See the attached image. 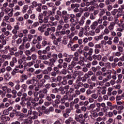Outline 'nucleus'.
Segmentation results:
<instances>
[{
  "mask_svg": "<svg viewBox=\"0 0 124 124\" xmlns=\"http://www.w3.org/2000/svg\"><path fill=\"white\" fill-rule=\"evenodd\" d=\"M32 114L34 116V117H33V119H37V117H38V116L39 117L42 116V112H41V111H39L38 112L33 111Z\"/></svg>",
  "mask_w": 124,
  "mask_h": 124,
  "instance_id": "f257e3e1",
  "label": "nucleus"
},
{
  "mask_svg": "<svg viewBox=\"0 0 124 124\" xmlns=\"http://www.w3.org/2000/svg\"><path fill=\"white\" fill-rule=\"evenodd\" d=\"M56 99L55 100L56 104H60L61 103V99H62V96L61 95H57L56 96Z\"/></svg>",
  "mask_w": 124,
  "mask_h": 124,
  "instance_id": "f03ea898",
  "label": "nucleus"
},
{
  "mask_svg": "<svg viewBox=\"0 0 124 124\" xmlns=\"http://www.w3.org/2000/svg\"><path fill=\"white\" fill-rule=\"evenodd\" d=\"M0 118L4 122H9L10 121V118L5 115H2Z\"/></svg>",
  "mask_w": 124,
  "mask_h": 124,
  "instance_id": "7ed1b4c3",
  "label": "nucleus"
},
{
  "mask_svg": "<svg viewBox=\"0 0 124 124\" xmlns=\"http://www.w3.org/2000/svg\"><path fill=\"white\" fill-rule=\"evenodd\" d=\"M78 118L80 120V124H85V119L83 114H80L78 115Z\"/></svg>",
  "mask_w": 124,
  "mask_h": 124,
  "instance_id": "20e7f679",
  "label": "nucleus"
},
{
  "mask_svg": "<svg viewBox=\"0 0 124 124\" xmlns=\"http://www.w3.org/2000/svg\"><path fill=\"white\" fill-rule=\"evenodd\" d=\"M78 47H79V45L75 44L73 45V46L71 47V50L72 51H76V49H77V48H78Z\"/></svg>",
  "mask_w": 124,
  "mask_h": 124,
  "instance_id": "39448f33",
  "label": "nucleus"
},
{
  "mask_svg": "<svg viewBox=\"0 0 124 124\" xmlns=\"http://www.w3.org/2000/svg\"><path fill=\"white\" fill-rule=\"evenodd\" d=\"M41 113H42V115H44V114H46V115H49L50 114V110L49 109L47 108L45 109V110L41 111Z\"/></svg>",
  "mask_w": 124,
  "mask_h": 124,
  "instance_id": "423d86ee",
  "label": "nucleus"
},
{
  "mask_svg": "<svg viewBox=\"0 0 124 124\" xmlns=\"http://www.w3.org/2000/svg\"><path fill=\"white\" fill-rule=\"evenodd\" d=\"M21 88L22 89L21 90V93H23V90H24L23 92H26V89H27V88H28V85H27V84H22L21 85Z\"/></svg>",
  "mask_w": 124,
  "mask_h": 124,
  "instance_id": "0eeeda50",
  "label": "nucleus"
},
{
  "mask_svg": "<svg viewBox=\"0 0 124 124\" xmlns=\"http://www.w3.org/2000/svg\"><path fill=\"white\" fill-rule=\"evenodd\" d=\"M71 122H73V118L72 117H69L68 119L65 121V123L66 124H69Z\"/></svg>",
  "mask_w": 124,
  "mask_h": 124,
  "instance_id": "6e6552de",
  "label": "nucleus"
},
{
  "mask_svg": "<svg viewBox=\"0 0 124 124\" xmlns=\"http://www.w3.org/2000/svg\"><path fill=\"white\" fill-rule=\"evenodd\" d=\"M24 123L27 124H32V121H31V118H30V119H25L24 120Z\"/></svg>",
  "mask_w": 124,
  "mask_h": 124,
  "instance_id": "1a4fd4ad",
  "label": "nucleus"
},
{
  "mask_svg": "<svg viewBox=\"0 0 124 124\" xmlns=\"http://www.w3.org/2000/svg\"><path fill=\"white\" fill-rule=\"evenodd\" d=\"M33 62L35 63V62H34V61H33L32 62H29L28 63L25 62V65H28V66L31 67V65H33Z\"/></svg>",
  "mask_w": 124,
  "mask_h": 124,
  "instance_id": "9d476101",
  "label": "nucleus"
},
{
  "mask_svg": "<svg viewBox=\"0 0 124 124\" xmlns=\"http://www.w3.org/2000/svg\"><path fill=\"white\" fill-rule=\"evenodd\" d=\"M84 20H85V17L84 16H82L80 21L79 22V24L80 25V26H83V25L84 24Z\"/></svg>",
  "mask_w": 124,
  "mask_h": 124,
  "instance_id": "9b49d317",
  "label": "nucleus"
},
{
  "mask_svg": "<svg viewBox=\"0 0 124 124\" xmlns=\"http://www.w3.org/2000/svg\"><path fill=\"white\" fill-rule=\"evenodd\" d=\"M40 60H48V57L47 56L44 55H40L39 56Z\"/></svg>",
  "mask_w": 124,
  "mask_h": 124,
  "instance_id": "f8f14e48",
  "label": "nucleus"
},
{
  "mask_svg": "<svg viewBox=\"0 0 124 124\" xmlns=\"http://www.w3.org/2000/svg\"><path fill=\"white\" fill-rule=\"evenodd\" d=\"M39 26V23L38 22H36L33 23L31 26V29H33V28H36V27Z\"/></svg>",
  "mask_w": 124,
  "mask_h": 124,
  "instance_id": "ddd939ff",
  "label": "nucleus"
},
{
  "mask_svg": "<svg viewBox=\"0 0 124 124\" xmlns=\"http://www.w3.org/2000/svg\"><path fill=\"white\" fill-rule=\"evenodd\" d=\"M69 18V15H66L65 16H63L64 22L67 23V20H68Z\"/></svg>",
  "mask_w": 124,
  "mask_h": 124,
  "instance_id": "4468645a",
  "label": "nucleus"
},
{
  "mask_svg": "<svg viewBox=\"0 0 124 124\" xmlns=\"http://www.w3.org/2000/svg\"><path fill=\"white\" fill-rule=\"evenodd\" d=\"M13 112H15V114L16 117H20V115L21 114V112L20 111H17V110L14 109L13 110Z\"/></svg>",
  "mask_w": 124,
  "mask_h": 124,
  "instance_id": "2eb2a0df",
  "label": "nucleus"
},
{
  "mask_svg": "<svg viewBox=\"0 0 124 124\" xmlns=\"http://www.w3.org/2000/svg\"><path fill=\"white\" fill-rule=\"evenodd\" d=\"M78 81L84 82H86L87 81V78H85L84 77L81 78V77H78Z\"/></svg>",
  "mask_w": 124,
  "mask_h": 124,
  "instance_id": "dca6fc26",
  "label": "nucleus"
},
{
  "mask_svg": "<svg viewBox=\"0 0 124 124\" xmlns=\"http://www.w3.org/2000/svg\"><path fill=\"white\" fill-rule=\"evenodd\" d=\"M95 75L96 77L101 76L102 75V72L101 71H98L95 73Z\"/></svg>",
  "mask_w": 124,
  "mask_h": 124,
  "instance_id": "f3484780",
  "label": "nucleus"
},
{
  "mask_svg": "<svg viewBox=\"0 0 124 124\" xmlns=\"http://www.w3.org/2000/svg\"><path fill=\"white\" fill-rule=\"evenodd\" d=\"M49 16H50V15H49L48 16H45L44 19V22L45 24H47V23H48V19H49Z\"/></svg>",
  "mask_w": 124,
  "mask_h": 124,
  "instance_id": "a211bd4d",
  "label": "nucleus"
},
{
  "mask_svg": "<svg viewBox=\"0 0 124 124\" xmlns=\"http://www.w3.org/2000/svg\"><path fill=\"white\" fill-rule=\"evenodd\" d=\"M93 48H90L89 52H88V55L91 57L93 55Z\"/></svg>",
  "mask_w": 124,
  "mask_h": 124,
  "instance_id": "6ab92c4d",
  "label": "nucleus"
},
{
  "mask_svg": "<svg viewBox=\"0 0 124 124\" xmlns=\"http://www.w3.org/2000/svg\"><path fill=\"white\" fill-rule=\"evenodd\" d=\"M10 55H3L2 56V59H4L5 60H6V59H8V60H9V59H11V57H10Z\"/></svg>",
  "mask_w": 124,
  "mask_h": 124,
  "instance_id": "aec40b11",
  "label": "nucleus"
},
{
  "mask_svg": "<svg viewBox=\"0 0 124 124\" xmlns=\"http://www.w3.org/2000/svg\"><path fill=\"white\" fill-rule=\"evenodd\" d=\"M49 81L51 83H54V82H57V79L54 77H52L49 78Z\"/></svg>",
  "mask_w": 124,
  "mask_h": 124,
  "instance_id": "412c9836",
  "label": "nucleus"
},
{
  "mask_svg": "<svg viewBox=\"0 0 124 124\" xmlns=\"http://www.w3.org/2000/svg\"><path fill=\"white\" fill-rule=\"evenodd\" d=\"M91 97L92 98H93V99H96V98L98 97V95L96 93H94L91 95Z\"/></svg>",
  "mask_w": 124,
  "mask_h": 124,
  "instance_id": "4be33fe9",
  "label": "nucleus"
},
{
  "mask_svg": "<svg viewBox=\"0 0 124 124\" xmlns=\"http://www.w3.org/2000/svg\"><path fill=\"white\" fill-rule=\"evenodd\" d=\"M106 44H107V42H106V41H105V40L101 41L100 45L101 46H102V48H103V45H106Z\"/></svg>",
  "mask_w": 124,
  "mask_h": 124,
  "instance_id": "5701e85b",
  "label": "nucleus"
},
{
  "mask_svg": "<svg viewBox=\"0 0 124 124\" xmlns=\"http://www.w3.org/2000/svg\"><path fill=\"white\" fill-rule=\"evenodd\" d=\"M21 78L24 79V80H27L28 79V77L25 74H23L21 75Z\"/></svg>",
  "mask_w": 124,
  "mask_h": 124,
  "instance_id": "b1692460",
  "label": "nucleus"
},
{
  "mask_svg": "<svg viewBox=\"0 0 124 124\" xmlns=\"http://www.w3.org/2000/svg\"><path fill=\"white\" fill-rule=\"evenodd\" d=\"M117 105H111V107H110L109 109L110 110H113V109H117Z\"/></svg>",
  "mask_w": 124,
  "mask_h": 124,
  "instance_id": "393cba45",
  "label": "nucleus"
},
{
  "mask_svg": "<svg viewBox=\"0 0 124 124\" xmlns=\"http://www.w3.org/2000/svg\"><path fill=\"white\" fill-rule=\"evenodd\" d=\"M113 42L114 43H118L119 42V37L118 36L115 37Z\"/></svg>",
  "mask_w": 124,
  "mask_h": 124,
  "instance_id": "a878e982",
  "label": "nucleus"
},
{
  "mask_svg": "<svg viewBox=\"0 0 124 124\" xmlns=\"http://www.w3.org/2000/svg\"><path fill=\"white\" fill-rule=\"evenodd\" d=\"M91 80L92 81H95V80H96V77H95V73H94L93 76L91 77Z\"/></svg>",
  "mask_w": 124,
  "mask_h": 124,
  "instance_id": "bb28decb",
  "label": "nucleus"
},
{
  "mask_svg": "<svg viewBox=\"0 0 124 124\" xmlns=\"http://www.w3.org/2000/svg\"><path fill=\"white\" fill-rule=\"evenodd\" d=\"M51 102H45L44 103L45 106H46V107H48V106H50V105L51 104Z\"/></svg>",
  "mask_w": 124,
  "mask_h": 124,
  "instance_id": "cd10ccee",
  "label": "nucleus"
},
{
  "mask_svg": "<svg viewBox=\"0 0 124 124\" xmlns=\"http://www.w3.org/2000/svg\"><path fill=\"white\" fill-rule=\"evenodd\" d=\"M54 71L56 72L58 74H59V71H60V69H59L58 67H54Z\"/></svg>",
  "mask_w": 124,
  "mask_h": 124,
  "instance_id": "c85d7f7f",
  "label": "nucleus"
},
{
  "mask_svg": "<svg viewBox=\"0 0 124 124\" xmlns=\"http://www.w3.org/2000/svg\"><path fill=\"white\" fill-rule=\"evenodd\" d=\"M74 66L71 64L69 65L68 66V69L70 70L71 72H72L73 71L72 70V69L74 68Z\"/></svg>",
  "mask_w": 124,
  "mask_h": 124,
  "instance_id": "c756f323",
  "label": "nucleus"
},
{
  "mask_svg": "<svg viewBox=\"0 0 124 124\" xmlns=\"http://www.w3.org/2000/svg\"><path fill=\"white\" fill-rule=\"evenodd\" d=\"M61 72H62V74L65 75V74H66V73H67V71L64 68L62 70Z\"/></svg>",
  "mask_w": 124,
  "mask_h": 124,
  "instance_id": "7c9ffc66",
  "label": "nucleus"
},
{
  "mask_svg": "<svg viewBox=\"0 0 124 124\" xmlns=\"http://www.w3.org/2000/svg\"><path fill=\"white\" fill-rule=\"evenodd\" d=\"M21 88V86L20 84H16L15 86V89L16 90V91H19Z\"/></svg>",
  "mask_w": 124,
  "mask_h": 124,
  "instance_id": "2f4dec72",
  "label": "nucleus"
},
{
  "mask_svg": "<svg viewBox=\"0 0 124 124\" xmlns=\"http://www.w3.org/2000/svg\"><path fill=\"white\" fill-rule=\"evenodd\" d=\"M105 67L107 68H111V63L109 62L106 63Z\"/></svg>",
  "mask_w": 124,
  "mask_h": 124,
  "instance_id": "473e14b6",
  "label": "nucleus"
},
{
  "mask_svg": "<svg viewBox=\"0 0 124 124\" xmlns=\"http://www.w3.org/2000/svg\"><path fill=\"white\" fill-rule=\"evenodd\" d=\"M31 59H32V60H33V61H34L36 60V59H37V57H36V55H35L34 54H32L31 55Z\"/></svg>",
  "mask_w": 124,
  "mask_h": 124,
  "instance_id": "72a5a7b5",
  "label": "nucleus"
},
{
  "mask_svg": "<svg viewBox=\"0 0 124 124\" xmlns=\"http://www.w3.org/2000/svg\"><path fill=\"white\" fill-rule=\"evenodd\" d=\"M124 108V106H119L118 107L117 106V110H120L122 111V110H123Z\"/></svg>",
  "mask_w": 124,
  "mask_h": 124,
  "instance_id": "f704fd0d",
  "label": "nucleus"
},
{
  "mask_svg": "<svg viewBox=\"0 0 124 124\" xmlns=\"http://www.w3.org/2000/svg\"><path fill=\"white\" fill-rule=\"evenodd\" d=\"M63 78L62 77H58L57 78V81L58 82H62V80Z\"/></svg>",
  "mask_w": 124,
  "mask_h": 124,
  "instance_id": "c9c22d12",
  "label": "nucleus"
},
{
  "mask_svg": "<svg viewBox=\"0 0 124 124\" xmlns=\"http://www.w3.org/2000/svg\"><path fill=\"white\" fill-rule=\"evenodd\" d=\"M101 45L100 44H97L94 46L95 48H97L98 49H101Z\"/></svg>",
  "mask_w": 124,
  "mask_h": 124,
  "instance_id": "e433bc0d",
  "label": "nucleus"
},
{
  "mask_svg": "<svg viewBox=\"0 0 124 124\" xmlns=\"http://www.w3.org/2000/svg\"><path fill=\"white\" fill-rule=\"evenodd\" d=\"M64 61L67 62H71V59L68 57H67L64 59Z\"/></svg>",
  "mask_w": 124,
  "mask_h": 124,
  "instance_id": "4c0bfd02",
  "label": "nucleus"
},
{
  "mask_svg": "<svg viewBox=\"0 0 124 124\" xmlns=\"http://www.w3.org/2000/svg\"><path fill=\"white\" fill-rule=\"evenodd\" d=\"M49 61L52 62V65H54V63L56 62V59H54V58L50 59Z\"/></svg>",
  "mask_w": 124,
  "mask_h": 124,
  "instance_id": "58836bf2",
  "label": "nucleus"
},
{
  "mask_svg": "<svg viewBox=\"0 0 124 124\" xmlns=\"http://www.w3.org/2000/svg\"><path fill=\"white\" fill-rule=\"evenodd\" d=\"M92 115L93 118H97L98 117V114L97 112H93Z\"/></svg>",
  "mask_w": 124,
  "mask_h": 124,
  "instance_id": "ea45409f",
  "label": "nucleus"
},
{
  "mask_svg": "<svg viewBox=\"0 0 124 124\" xmlns=\"http://www.w3.org/2000/svg\"><path fill=\"white\" fill-rule=\"evenodd\" d=\"M101 106H102V107H104L105 109L106 110V111H107L108 110V107L106 108V105H105V103H102L101 105Z\"/></svg>",
  "mask_w": 124,
  "mask_h": 124,
  "instance_id": "a19ab883",
  "label": "nucleus"
},
{
  "mask_svg": "<svg viewBox=\"0 0 124 124\" xmlns=\"http://www.w3.org/2000/svg\"><path fill=\"white\" fill-rule=\"evenodd\" d=\"M4 115H9V111L8 109H5L3 111Z\"/></svg>",
  "mask_w": 124,
  "mask_h": 124,
  "instance_id": "79ce46f5",
  "label": "nucleus"
},
{
  "mask_svg": "<svg viewBox=\"0 0 124 124\" xmlns=\"http://www.w3.org/2000/svg\"><path fill=\"white\" fill-rule=\"evenodd\" d=\"M91 70H92V71H93V72H94V73H95V72H96V71H97V69L96 68V67H92L91 68Z\"/></svg>",
  "mask_w": 124,
  "mask_h": 124,
  "instance_id": "37998d69",
  "label": "nucleus"
},
{
  "mask_svg": "<svg viewBox=\"0 0 124 124\" xmlns=\"http://www.w3.org/2000/svg\"><path fill=\"white\" fill-rule=\"evenodd\" d=\"M15 109L16 110H21V107L19 105H16L15 106Z\"/></svg>",
  "mask_w": 124,
  "mask_h": 124,
  "instance_id": "c03bdc74",
  "label": "nucleus"
},
{
  "mask_svg": "<svg viewBox=\"0 0 124 124\" xmlns=\"http://www.w3.org/2000/svg\"><path fill=\"white\" fill-rule=\"evenodd\" d=\"M46 109V107L44 106H42L41 108V109L39 110V111H41V112H42V111L45 110Z\"/></svg>",
  "mask_w": 124,
  "mask_h": 124,
  "instance_id": "a18cd8bd",
  "label": "nucleus"
},
{
  "mask_svg": "<svg viewBox=\"0 0 124 124\" xmlns=\"http://www.w3.org/2000/svg\"><path fill=\"white\" fill-rule=\"evenodd\" d=\"M62 67H63V68L66 69V68H67V63L63 62V64L62 65Z\"/></svg>",
  "mask_w": 124,
  "mask_h": 124,
  "instance_id": "49530a36",
  "label": "nucleus"
},
{
  "mask_svg": "<svg viewBox=\"0 0 124 124\" xmlns=\"http://www.w3.org/2000/svg\"><path fill=\"white\" fill-rule=\"evenodd\" d=\"M32 82V79H28L27 81H26V84L27 85H30V84H31Z\"/></svg>",
  "mask_w": 124,
  "mask_h": 124,
  "instance_id": "de8ad7c7",
  "label": "nucleus"
},
{
  "mask_svg": "<svg viewBox=\"0 0 124 124\" xmlns=\"http://www.w3.org/2000/svg\"><path fill=\"white\" fill-rule=\"evenodd\" d=\"M62 44H64V45H66V44H67V41L66 40V39H64L62 41Z\"/></svg>",
  "mask_w": 124,
  "mask_h": 124,
  "instance_id": "09e8293b",
  "label": "nucleus"
},
{
  "mask_svg": "<svg viewBox=\"0 0 124 124\" xmlns=\"http://www.w3.org/2000/svg\"><path fill=\"white\" fill-rule=\"evenodd\" d=\"M76 96L75 94H73V95H70V98H69V100H73V97H75Z\"/></svg>",
  "mask_w": 124,
  "mask_h": 124,
  "instance_id": "8fccbe9b",
  "label": "nucleus"
},
{
  "mask_svg": "<svg viewBox=\"0 0 124 124\" xmlns=\"http://www.w3.org/2000/svg\"><path fill=\"white\" fill-rule=\"evenodd\" d=\"M38 31H40L42 32H44V29H43V28L41 27H39L38 28Z\"/></svg>",
  "mask_w": 124,
  "mask_h": 124,
  "instance_id": "3c124183",
  "label": "nucleus"
},
{
  "mask_svg": "<svg viewBox=\"0 0 124 124\" xmlns=\"http://www.w3.org/2000/svg\"><path fill=\"white\" fill-rule=\"evenodd\" d=\"M89 3V5H94V1H92L90 2H87V4Z\"/></svg>",
  "mask_w": 124,
  "mask_h": 124,
  "instance_id": "603ef678",
  "label": "nucleus"
},
{
  "mask_svg": "<svg viewBox=\"0 0 124 124\" xmlns=\"http://www.w3.org/2000/svg\"><path fill=\"white\" fill-rule=\"evenodd\" d=\"M16 68L21 69V68H23V67H24V66L23 65L21 64H19V65L16 66Z\"/></svg>",
  "mask_w": 124,
  "mask_h": 124,
  "instance_id": "864d4df0",
  "label": "nucleus"
},
{
  "mask_svg": "<svg viewBox=\"0 0 124 124\" xmlns=\"http://www.w3.org/2000/svg\"><path fill=\"white\" fill-rule=\"evenodd\" d=\"M75 119L77 121V122H79V123L81 122V119H80L79 116H75Z\"/></svg>",
  "mask_w": 124,
  "mask_h": 124,
  "instance_id": "5fc2aeb1",
  "label": "nucleus"
},
{
  "mask_svg": "<svg viewBox=\"0 0 124 124\" xmlns=\"http://www.w3.org/2000/svg\"><path fill=\"white\" fill-rule=\"evenodd\" d=\"M23 44H25V43H26V42L28 41V38H27L26 37H23Z\"/></svg>",
  "mask_w": 124,
  "mask_h": 124,
  "instance_id": "6e6d98bb",
  "label": "nucleus"
},
{
  "mask_svg": "<svg viewBox=\"0 0 124 124\" xmlns=\"http://www.w3.org/2000/svg\"><path fill=\"white\" fill-rule=\"evenodd\" d=\"M46 89H49L50 88H51V84L47 83L45 85Z\"/></svg>",
  "mask_w": 124,
  "mask_h": 124,
  "instance_id": "4d7b16f0",
  "label": "nucleus"
},
{
  "mask_svg": "<svg viewBox=\"0 0 124 124\" xmlns=\"http://www.w3.org/2000/svg\"><path fill=\"white\" fill-rule=\"evenodd\" d=\"M42 46L41 45H39V43H38L36 45V47L39 50L40 49H41Z\"/></svg>",
  "mask_w": 124,
  "mask_h": 124,
  "instance_id": "13d9d810",
  "label": "nucleus"
},
{
  "mask_svg": "<svg viewBox=\"0 0 124 124\" xmlns=\"http://www.w3.org/2000/svg\"><path fill=\"white\" fill-rule=\"evenodd\" d=\"M46 45H47V41H43L42 42V46H43V47H45V46H46Z\"/></svg>",
  "mask_w": 124,
  "mask_h": 124,
  "instance_id": "bf43d9fd",
  "label": "nucleus"
},
{
  "mask_svg": "<svg viewBox=\"0 0 124 124\" xmlns=\"http://www.w3.org/2000/svg\"><path fill=\"white\" fill-rule=\"evenodd\" d=\"M53 92L55 93H59V92H60V89H58V88H55L54 89H53Z\"/></svg>",
  "mask_w": 124,
  "mask_h": 124,
  "instance_id": "052dcab7",
  "label": "nucleus"
},
{
  "mask_svg": "<svg viewBox=\"0 0 124 124\" xmlns=\"http://www.w3.org/2000/svg\"><path fill=\"white\" fill-rule=\"evenodd\" d=\"M29 72H33L34 71V69L33 68H29L28 70Z\"/></svg>",
  "mask_w": 124,
  "mask_h": 124,
  "instance_id": "680f3d73",
  "label": "nucleus"
},
{
  "mask_svg": "<svg viewBox=\"0 0 124 124\" xmlns=\"http://www.w3.org/2000/svg\"><path fill=\"white\" fill-rule=\"evenodd\" d=\"M75 92V90L73 88H70L69 90V93H74Z\"/></svg>",
  "mask_w": 124,
  "mask_h": 124,
  "instance_id": "e2e57ef3",
  "label": "nucleus"
},
{
  "mask_svg": "<svg viewBox=\"0 0 124 124\" xmlns=\"http://www.w3.org/2000/svg\"><path fill=\"white\" fill-rule=\"evenodd\" d=\"M38 19H39V20H43V15H42V14H39V16H38Z\"/></svg>",
  "mask_w": 124,
  "mask_h": 124,
  "instance_id": "0e129e2a",
  "label": "nucleus"
},
{
  "mask_svg": "<svg viewBox=\"0 0 124 124\" xmlns=\"http://www.w3.org/2000/svg\"><path fill=\"white\" fill-rule=\"evenodd\" d=\"M16 43L17 44H21L22 43V39L21 38H19L17 41H16Z\"/></svg>",
  "mask_w": 124,
  "mask_h": 124,
  "instance_id": "69168bd1",
  "label": "nucleus"
},
{
  "mask_svg": "<svg viewBox=\"0 0 124 124\" xmlns=\"http://www.w3.org/2000/svg\"><path fill=\"white\" fill-rule=\"evenodd\" d=\"M116 101L118 100H121L122 99V96H116Z\"/></svg>",
  "mask_w": 124,
  "mask_h": 124,
  "instance_id": "338daca9",
  "label": "nucleus"
},
{
  "mask_svg": "<svg viewBox=\"0 0 124 124\" xmlns=\"http://www.w3.org/2000/svg\"><path fill=\"white\" fill-rule=\"evenodd\" d=\"M102 57L100 55H97V61H100Z\"/></svg>",
  "mask_w": 124,
  "mask_h": 124,
  "instance_id": "774afa93",
  "label": "nucleus"
}]
</instances>
